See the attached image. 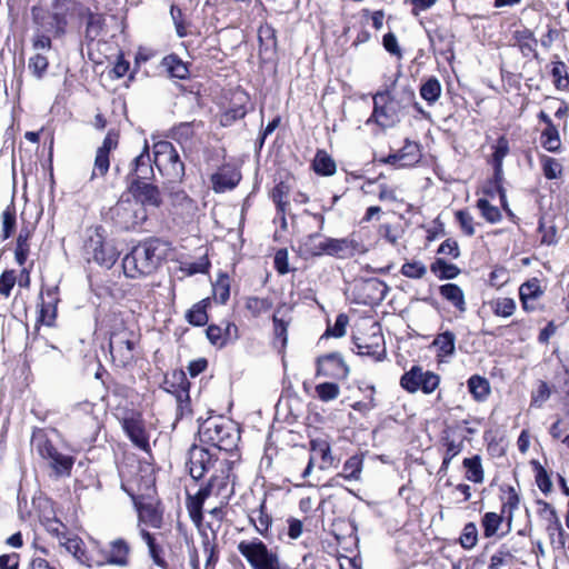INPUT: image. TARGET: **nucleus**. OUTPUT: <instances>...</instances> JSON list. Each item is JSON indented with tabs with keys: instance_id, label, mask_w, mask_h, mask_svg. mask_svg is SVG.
<instances>
[{
	"instance_id": "nucleus-39",
	"label": "nucleus",
	"mask_w": 569,
	"mask_h": 569,
	"mask_svg": "<svg viewBox=\"0 0 569 569\" xmlns=\"http://www.w3.org/2000/svg\"><path fill=\"white\" fill-rule=\"evenodd\" d=\"M206 307L207 303L204 300L193 305L186 315L187 321L193 326H204L208 322Z\"/></svg>"
},
{
	"instance_id": "nucleus-42",
	"label": "nucleus",
	"mask_w": 569,
	"mask_h": 569,
	"mask_svg": "<svg viewBox=\"0 0 569 569\" xmlns=\"http://www.w3.org/2000/svg\"><path fill=\"white\" fill-rule=\"evenodd\" d=\"M477 208L480 210L481 216L490 223H497L502 218L500 210L485 198L478 199Z\"/></svg>"
},
{
	"instance_id": "nucleus-22",
	"label": "nucleus",
	"mask_w": 569,
	"mask_h": 569,
	"mask_svg": "<svg viewBox=\"0 0 569 569\" xmlns=\"http://www.w3.org/2000/svg\"><path fill=\"white\" fill-rule=\"evenodd\" d=\"M123 429L130 440L140 449L149 448V438L143 428L142 422L137 418H126L123 420Z\"/></svg>"
},
{
	"instance_id": "nucleus-15",
	"label": "nucleus",
	"mask_w": 569,
	"mask_h": 569,
	"mask_svg": "<svg viewBox=\"0 0 569 569\" xmlns=\"http://www.w3.org/2000/svg\"><path fill=\"white\" fill-rule=\"evenodd\" d=\"M152 162L153 160H151L149 146L146 141L142 151L133 159L131 163L130 171L127 176L129 183L136 179L139 180V182L151 180L154 177Z\"/></svg>"
},
{
	"instance_id": "nucleus-5",
	"label": "nucleus",
	"mask_w": 569,
	"mask_h": 569,
	"mask_svg": "<svg viewBox=\"0 0 569 569\" xmlns=\"http://www.w3.org/2000/svg\"><path fill=\"white\" fill-rule=\"evenodd\" d=\"M238 551L246 558L251 569H280L278 555L269 550L259 539L240 541Z\"/></svg>"
},
{
	"instance_id": "nucleus-32",
	"label": "nucleus",
	"mask_w": 569,
	"mask_h": 569,
	"mask_svg": "<svg viewBox=\"0 0 569 569\" xmlns=\"http://www.w3.org/2000/svg\"><path fill=\"white\" fill-rule=\"evenodd\" d=\"M462 465L466 468L467 480L475 483H481L483 481L485 475L480 456L465 458Z\"/></svg>"
},
{
	"instance_id": "nucleus-13",
	"label": "nucleus",
	"mask_w": 569,
	"mask_h": 569,
	"mask_svg": "<svg viewBox=\"0 0 569 569\" xmlns=\"http://www.w3.org/2000/svg\"><path fill=\"white\" fill-rule=\"evenodd\" d=\"M349 367L339 352H331L317 359V377L346 379Z\"/></svg>"
},
{
	"instance_id": "nucleus-1",
	"label": "nucleus",
	"mask_w": 569,
	"mask_h": 569,
	"mask_svg": "<svg viewBox=\"0 0 569 569\" xmlns=\"http://www.w3.org/2000/svg\"><path fill=\"white\" fill-rule=\"evenodd\" d=\"M372 100L373 110L367 122L392 128L401 121L413 103L415 90L410 86H401L393 90L378 91Z\"/></svg>"
},
{
	"instance_id": "nucleus-48",
	"label": "nucleus",
	"mask_w": 569,
	"mask_h": 569,
	"mask_svg": "<svg viewBox=\"0 0 569 569\" xmlns=\"http://www.w3.org/2000/svg\"><path fill=\"white\" fill-rule=\"evenodd\" d=\"M401 273L411 279H421L427 273V267L421 261L406 262L401 267Z\"/></svg>"
},
{
	"instance_id": "nucleus-28",
	"label": "nucleus",
	"mask_w": 569,
	"mask_h": 569,
	"mask_svg": "<svg viewBox=\"0 0 569 569\" xmlns=\"http://www.w3.org/2000/svg\"><path fill=\"white\" fill-rule=\"evenodd\" d=\"M162 66L167 69L169 74L177 79H187L189 77V69L178 56L169 54L163 58Z\"/></svg>"
},
{
	"instance_id": "nucleus-61",
	"label": "nucleus",
	"mask_w": 569,
	"mask_h": 569,
	"mask_svg": "<svg viewBox=\"0 0 569 569\" xmlns=\"http://www.w3.org/2000/svg\"><path fill=\"white\" fill-rule=\"evenodd\" d=\"M30 253V241L18 240L14 249V259L19 266H23Z\"/></svg>"
},
{
	"instance_id": "nucleus-40",
	"label": "nucleus",
	"mask_w": 569,
	"mask_h": 569,
	"mask_svg": "<svg viewBox=\"0 0 569 569\" xmlns=\"http://www.w3.org/2000/svg\"><path fill=\"white\" fill-rule=\"evenodd\" d=\"M272 307V302L268 298L249 297L246 300V309L253 316L258 317Z\"/></svg>"
},
{
	"instance_id": "nucleus-8",
	"label": "nucleus",
	"mask_w": 569,
	"mask_h": 569,
	"mask_svg": "<svg viewBox=\"0 0 569 569\" xmlns=\"http://www.w3.org/2000/svg\"><path fill=\"white\" fill-rule=\"evenodd\" d=\"M112 219L123 229L141 224L147 219V212L130 198H121L110 210Z\"/></svg>"
},
{
	"instance_id": "nucleus-49",
	"label": "nucleus",
	"mask_w": 569,
	"mask_h": 569,
	"mask_svg": "<svg viewBox=\"0 0 569 569\" xmlns=\"http://www.w3.org/2000/svg\"><path fill=\"white\" fill-rule=\"evenodd\" d=\"M82 541L79 538H68L63 546L66 550L71 553L81 563H87L88 558L82 546Z\"/></svg>"
},
{
	"instance_id": "nucleus-25",
	"label": "nucleus",
	"mask_w": 569,
	"mask_h": 569,
	"mask_svg": "<svg viewBox=\"0 0 569 569\" xmlns=\"http://www.w3.org/2000/svg\"><path fill=\"white\" fill-rule=\"evenodd\" d=\"M140 536L148 546L149 556L153 563L161 569H170L169 563L164 558V550L157 543L156 538L146 529H140Z\"/></svg>"
},
{
	"instance_id": "nucleus-27",
	"label": "nucleus",
	"mask_w": 569,
	"mask_h": 569,
	"mask_svg": "<svg viewBox=\"0 0 569 569\" xmlns=\"http://www.w3.org/2000/svg\"><path fill=\"white\" fill-rule=\"evenodd\" d=\"M439 292L442 298H445L450 303H452L460 312H465L467 310L465 293L458 284H456V283L442 284L439 288Z\"/></svg>"
},
{
	"instance_id": "nucleus-31",
	"label": "nucleus",
	"mask_w": 569,
	"mask_h": 569,
	"mask_svg": "<svg viewBox=\"0 0 569 569\" xmlns=\"http://www.w3.org/2000/svg\"><path fill=\"white\" fill-rule=\"evenodd\" d=\"M290 193V187L284 182H279L276 184V187L272 189V200L277 206L278 212L282 214V224H286V218L284 213L287 208L289 207L288 197Z\"/></svg>"
},
{
	"instance_id": "nucleus-52",
	"label": "nucleus",
	"mask_w": 569,
	"mask_h": 569,
	"mask_svg": "<svg viewBox=\"0 0 569 569\" xmlns=\"http://www.w3.org/2000/svg\"><path fill=\"white\" fill-rule=\"evenodd\" d=\"M455 216L465 234L471 237L476 233L473 217L468 211L458 210Z\"/></svg>"
},
{
	"instance_id": "nucleus-43",
	"label": "nucleus",
	"mask_w": 569,
	"mask_h": 569,
	"mask_svg": "<svg viewBox=\"0 0 569 569\" xmlns=\"http://www.w3.org/2000/svg\"><path fill=\"white\" fill-rule=\"evenodd\" d=\"M311 452L313 458L320 457L322 460L321 469H325L327 466L332 463V456L330 446L326 441H311Z\"/></svg>"
},
{
	"instance_id": "nucleus-29",
	"label": "nucleus",
	"mask_w": 569,
	"mask_h": 569,
	"mask_svg": "<svg viewBox=\"0 0 569 569\" xmlns=\"http://www.w3.org/2000/svg\"><path fill=\"white\" fill-rule=\"evenodd\" d=\"M468 389L473 399L479 402L485 401L490 395L489 381L478 375L471 376L468 379Z\"/></svg>"
},
{
	"instance_id": "nucleus-30",
	"label": "nucleus",
	"mask_w": 569,
	"mask_h": 569,
	"mask_svg": "<svg viewBox=\"0 0 569 569\" xmlns=\"http://www.w3.org/2000/svg\"><path fill=\"white\" fill-rule=\"evenodd\" d=\"M441 92V83L436 77L428 78L420 87L421 98L430 106L439 100Z\"/></svg>"
},
{
	"instance_id": "nucleus-51",
	"label": "nucleus",
	"mask_w": 569,
	"mask_h": 569,
	"mask_svg": "<svg viewBox=\"0 0 569 569\" xmlns=\"http://www.w3.org/2000/svg\"><path fill=\"white\" fill-rule=\"evenodd\" d=\"M48 59L42 53L37 52L29 59L28 68L37 78H41L48 69Z\"/></svg>"
},
{
	"instance_id": "nucleus-55",
	"label": "nucleus",
	"mask_w": 569,
	"mask_h": 569,
	"mask_svg": "<svg viewBox=\"0 0 569 569\" xmlns=\"http://www.w3.org/2000/svg\"><path fill=\"white\" fill-rule=\"evenodd\" d=\"M193 136V127L190 122H182L172 129V138L179 143L188 142Z\"/></svg>"
},
{
	"instance_id": "nucleus-63",
	"label": "nucleus",
	"mask_w": 569,
	"mask_h": 569,
	"mask_svg": "<svg viewBox=\"0 0 569 569\" xmlns=\"http://www.w3.org/2000/svg\"><path fill=\"white\" fill-rule=\"evenodd\" d=\"M512 555L505 549L498 550L490 558V563L488 566L489 569H500L502 566L507 563V560L511 559Z\"/></svg>"
},
{
	"instance_id": "nucleus-37",
	"label": "nucleus",
	"mask_w": 569,
	"mask_h": 569,
	"mask_svg": "<svg viewBox=\"0 0 569 569\" xmlns=\"http://www.w3.org/2000/svg\"><path fill=\"white\" fill-rule=\"evenodd\" d=\"M503 521V516L496 512H486L482 517L481 525L483 535L487 538L495 536Z\"/></svg>"
},
{
	"instance_id": "nucleus-45",
	"label": "nucleus",
	"mask_w": 569,
	"mask_h": 569,
	"mask_svg": "<svg viewBox=\"0 0 569 569\" xmlns=\"http://www.w3.org/2000/svg\"><path fill=\"white\" fill-rule=\"evenodd\" d=\"M459 541L462 548L467 550L472 549L477 545L478 529L473 522H468L465 525Z\"/></svg>"
},
{
	"instance_id": "nucleus-44",
	"label": "nucleus",
	"mask_w": 569,
	"mask_h": 569,
	"mask_svg": "<svg viewBox=\"0 0 569 569\" xmlns=\"http://www.w3.org/2000/svg\"><path fill=\"white\" fill-rule=\"evenodd\" d=\"M541 139H542V146L548 151L555 152V151L559 150L561 142H560L558 130L556 129V127L553 124H550V127H547L542 131Z\"/></svg>"
},
{
	"instance_id": "nucleus-59",
	"label": "nucleus",
	"mask_w": 569,
	"mask_h": 569,
	"mask_svg": "<svg viewBox=\"0 0 569 569\" xmlns=\"http://www.w3.org/2000/svg\"><path fill=\"white\" fill-rule=\"evenodd\" d=\"M348 325V317L345 313H340L336 318V322L332 327H328L326 335L335 338H341L346 335V328Z\"/></svg>"
},
{
	"instance_id": "nucleus-38",
	"label": "nucleus",
	"mask_w": 569,
	"mask_h": 569,
	"mask_svg": "<svg viewBox=\"0 0 569 569\" xmlns=\"http://www.w3.org/2000/svg\"><path fill=\"white\" fill-rule=\"evenodd\" d=\"M456 336L451 331H445L436 337L433 346L445 356H451L455 352Z\"/></svg>"
},
{
	"instance_id": "nucleus-2",
	"label": "nucleus",
	"mask_w": 569,
	"mask_h": 569,
	"mask_svg": "<svg viewBox=\"0 0 569 569\" xmlns=\"http://www.w3.org/2000/svg\"><path fill=\"white\" fill-rule=\"evenodd\" d=\"M167 256L166 243L159 239H149L124 256L122 269L127 278L139 279L151 274Z\"/></svg>"
},
{
	"instance_id": "nucleus-60",
	"label": "nucleus",
	"mask_w": 569,
	"mask_h": 569,
	"mask_svg": "<svg viewBox=\"0 0 569 569\" xmlns=\"http://www.w3.org/2000/svg\"><path fill=\"white\" fill-rule=\"evenodd\" d=\"M519 502H520V498H519L517 491L515 490V488L509 487L507 500L502 503V512H505L507 510L509 513L508 515L509 523L512 520L513 511L516 509H518V507H519Z\"/></svg>"
},
{
	"instance_id": "nucleus-62",
	"label": "nucleus",
	"mask_w": 569,
	"mask_h": 569,
	"mask_svg": "<svg viewBox=\"0 0 569 569\" xmlns=\"http://www.w3.org/2000/svg\"><path fill=\"white\" fill-rule=\"evenodd\" d=\"M207 337L214 346L223 347L226 345V337L220 326L210 325L207 329Z\"/></svg>"
},
{
	"instance_id": "nucleus-56",
	"label": "nucleus",
	"mask_w": 569,
	"mask_h": 569,
	"mask_svg": "<svg viewBox=\"0 0 569 569\" xmlns=\"http://www.w3.org/2000/svg\"><path fill=\"white\" fill-rule=\"evenodd\" d=\"M17 282V276L13 270H6L0 276V295L9 297Z\"/></svg>"
},
{
	"instance_id": "nucleus-24",
	"label": "nucleus",
	"mask_w": 569,
	"mask_h": 569,
	"mask_svg": "<svg viewBox=\"0 0 569 569\" xmlns=\"http://www.w3.org/2000/svg\"><path fill=\"white\" fill-rule=\"evenodd\" d=\"M538 505H539V515L540 517H542L545 520L548 521V531L551 533L552 531H557L558 532V536H559V543L561 546L565 545V530L561 526V522L557 516V512L556 510L553 509V507L543 501V500H538Z\"/></svg>"
},
{
	"instance_id": "nucleus-50",
	"label": "nucleus",
	"mask_w": 569,
	"mask_h": 569,
	"mask_svg": "<svg viewBox=\"0 0 569 569\" xmlns=\"http://www.w3.org/2000/svg\"><path fill=\"white\" fill-rule=\"evenodd\" d=\"M16 227V209L8 206L2 212V238L8 239Z\"/></svg>"
},
{
	"instance_id": "nucleus-57",
	"label": "nucleus",
	"mask_w": 569,
	"mask_h": 569,
	"mask_svg": "<svg viewBox=\"0 0 569 569\" xmlns=\"http://www.w3.org/2000/svg\"><path fill=\"white\" fill-rule=\"evenodd\" d=\"M203 553L206 556V569H213L218 560L216 543L206 535L203 540Z\"/></svg>"
},
{
	"instance_id": "nucleus-35",
	"label": "nucleus",
	"mask_w": 569,
	"mask_h": 569,
	"mask_svg": "<svg viewBox=\"0 0 569 569\" xmlns=\"http://www.w3.org/2000/svg\"><path fill=\"white\" fill-rule=\"evenodd\" d=\"M430 270L440 279H455L460 273V269L456 264L448 263L440 258L431 263Z\"/></svg>"
},
{
	"instance_id": "nucleus-3",
	"label": "nucleus",
	"mask_w": 569,
	"mask_h": 569,
	"mask_svg": "<svg viewBox=\"0 0 569 569\" xmlns=\"http://www.w3.org/2000/svg\"><path fill=\"white\" fill-rule=\"evenodd\" d=\"M199 437L202 442L224 451L236 448L240 439L234 423L221 416L211 417L200 423Z\"/></svg>"
},
{
	"instance_id": "nucleus-12",
	"label": "nucleus",
	"mask_w": 569,
	"mask_h": 569,
	"mask_svg": "<svg viewBox=\"0 0 569 569\" xmlns=\"http://www.w3.org/2000/svg\"><path fill=\"white\" fill-rule=\"evenodd\" d=\"M36 447L39 455L47 459L57 472H68L72 468L73 459L60 453L44 436L36 437Z\"/></svg>"
},
{
	"instance_id": "nucleus-53",
	"label": "nucleus",
	"mask_w": 569,
	"mask_h": 569,
	"mask_svg": "<svg viewBox=\"0 0 569 569\" xmlns=\"http://www.w3.org/2000/svg\"><path fill=\"white\" fill-rule=\"evenodd\" d=\"M110 167L109 154L103 152H96L93 170L90 179L93 180L96 177H103Z\"/></svg>"
},
{
	"instance_id": "nucleus-10",
	"label": "nucleus",
	"mask_w": 569,
	"mask_h": 569,
	"mask_svg": "<svg viewBox=\"0 0 569 569\" xmlns=\"http://www.w3.org/2000/svg\"><path fill=\"white\" fill-rule=\"evenodd\" d=\"M355 345L360 356L371 357L376 361H381L386 357L383 337L378 323L371 325L368 337H356Z\"/></svg>"
},
{
	"instance_id": "nucleus-9",
	"label": "nucleus",
	"mask_w": 569,
	"mask_h": 569,
	"mask_svg": "<svg viewBox=\"0 0 569 569\" xmlns=\"http://www.w3.org/2000/svg\"><path fill=\"white\" fill-rule=\"evenodd\" d=\"M440 378L431 371H423L421 367H412L400 379L401 387L408 392L415 393L421 390L423 393H432L439 386Z\"/></svg>"
},
{
	"instance_id": "nucleus-46",
	"label": "nucleus",
	"mask_w": 569,
	"mask_h": 569,
	"mask_svg": "<svg viewBox=\"0 0 569 569\" xmlns=\"http://www.w3.org/2000/svg\"><path fill=\"white\" fill-rule=\"evenodd\" d=\"M315 390L318 398L326 402L337 399L340 395V388L335 382L319 383Z\"/></svg>"
},
{
	"instance_id": "nucleus-4",
	"label": "nucleus",
	"mask_w": 569,
	"mask_h": 569,
	"mask_svg": "<svg viewBox=\"0 0 569 569\" xmlns=\"http://www.w3.org/2000/svg\"><path fill=\"white\" fill-rule=\"evenodd\" d=\"M137 342L138 336L124 327L111 332L109 351L117 367L123 368L132 363Z\"/></svg>"
},
{
	"instance_id": "nucleus-17",
	"label": "nucleus",
	"mask_w": 569,
	"mask_h": 569,
	"mask_svg": "<svg viewBox=\"0 0 569 569\" xmlns=\"http://www.w3.org/2000/svg\"><path fill=\"white\" fill-rule=\"evenodd\" d=\"M221 475H214L210 478L207 486L201 487L198 491L199 501L206 500L211 495L228 496L233 492L232 489L228 490L229 476L227 472L230 470L229 462L224 461L221 466Z\"/></svg>"
},
{
	"instance_id": "nucleus-14",
	"label": "nucleus",
	"mask_w": 569,
	"mask_h": 569,
	"mask_svg": "<svg viewBox=\"0 0 569 569\" xmlns=\"http://www.w3.org/2000/svg\"><path fill=\"white\" fill-rule=\"evenodd\" d=\"M129 191L133 194L134 201L144 210L147 208L158 209L162 204L161 191L152 183L139 182L136 179L129 183Z\"/></svg>"
},
{
	"instance_id": "nucleus-54",
	"label": "nucleus",
	"mask_w": 569,
	"mask_h": 569,
	"mask_svg": "<svg viewBox=\"0 0 569 569\" xmlns=\"http://www.w3.org/2000/svg\"><path fill=\"white\" fill-rule=\"evenodd\" d=\"M516 310V302L511 298H501L495 302L493 312L499 317H510Z\"/></svg>"
},
{
	"instance_id": "nucleus-47",
	"label": "nucleus",
	"mask_w": 569,
	"mask_h": 569,
	"mask_svg": "<svg viewBox=\"0 0 569 569\" xmlns=\"http://www.w3.org/2000/svg\"><path fill=\"white\" fill-rule=\"evenodd\" d=\"M318 247H322V240H320L319 233H313L303 239L300 250L309 256H320L325 251H320Z\"/></svg>"
},
{
	"instance_id": "nucleus-19",
	"label": "nucleus",
	"mask_w": 569,
	"mask_h": 569,
	"mask_svg": "<svg viewBox=\"0 0 569 569\" xmlns=\"http://www.w3.org/2000/svg\"><path fill=\"white\" fill-rule=\"evenodd\" d=\"M241 180V172L233 166L224 164L211 176L212 189L214 192H224L238 186Z\"/></svg>"
},
{
	"instance_id": "nucleus-58",
	"label": "nucleus",
	"mask_w": 569,
	"mask_h": 569,
	"mask_svg": "<svg viewBox=\"0 0 569 569\" xmlns=\"http://www.w3.org/2000/svg\"><path fill=\"white\" fill-rule=\"evenodd\" d=\"M542 169L545 177L551 180L559 177L562 168L558 160L550 157H545L542 159Z\"/></svg>"
},
{
	"instance_id": "nucleus-16",
	"label": "nucleus",
	"mask_w": 569,
	"mask_h": 569,
	"mask_svg": "<svg viewBox=\"0 0 569 569\" xmlns=\"http://www.w3.org/2000/svg\"><path fill=\"white\" fill-rule=\"evenodd\" d=\"M216 462L211 452L202 447L192 446L189 450V473L194 480L201 479Z\"/></svg>"
},
{
	"instance_id": "nucleus-34",
	"label": "nucleus",
	"mask_w": 569,
	"mask_h": 569,
	"mask_svg": "<svg viewBox=\"0 0 569 569\" xmlns=\"http://www.w3.org/2000/svg\"><path fill=\"white\" fill-rule=\"evenodd\" d=\"M362 470V461L353 456L350 457L343 465L342 471L339 472L332 480L337 481L339 478L346 480H359Z\"/></svg>"
},
{
	"instance_id": "nucleus-23",
	"label": "nucleus",
	"mask_w": 569,
	"mask_h": 569,
	"mask_svg": "<svg viewBox=\"0 0 569 569\" xmlns=\"http://www.w3.org/2000/svg\"><path fill=\"white\" fill-rule=\"evenodd\" d=\"M170 200L174 213L182 218L192 217L197 211L196 202L182 190L171 191Z\"/></svg>"
},
{
	"instance_id": "nucleus-41",
	"label": "nucleus",
	"mask_w": 569,
	"mask_h": 569,
	"mask_svg": "<svg viewBox=\"0 0 569 569\" xmlns=\"http://www.w3.org/2000/svg\"><path fill=\"white\" fill-rule=\"evenodd\" d=\"M509 152V142L505 137H500L497 140L493 152L495 172L496 177L499 178L502 171V160Z\"/></svg>"
},
{
	"instance_id": "nucleus-33",
	"label": "nucleus",
	"mask_w": 569,
	"mask_h": 569,
	"mask_svg": "<svg viewBox=\"0 0 569 569\" xmlns=\"http://www.w3.org/2000/svg\"><path fill=\"white\" fill-rule=\"evenodd\" d=\"M312 167L321 176H332L337 168L335 160L323 150H319L316 153Z\"/></svg>"
},
{
	"instance_id": "nucleus-64",
	"label": "nucleus",
	"mask_w": 569,
	"mask_h": 569,
	"mask_svg": "<svg viewBox=\"0 0 569 569\" xmlns=\"http://www.w3.org/2000/svg\"><path fill=\"white\" fill-rule=\"evenodd\" d=\"M438 253L451 256L455 259L458 258L460 256V250H459L458 242L456 240H453V239L445 240L440 244V247L438 249Z\"/></svg>"
},
{
	"instance_id": "nucleus-7",
	"label": "nucleus",
	"mask_w": 569,
	"mask_h": 569,
	"mask_svg": "<svg viewBox=\"0 0 569 569\" xmlns=\"http://www.w3.org/2000/svg\"><path fill=\"white\" fill-rule=\"evenodd\" d=\"M86 250L92 254L93 260L108 268L117 261L119 252L111 240L107 238L102 227H96L86 241Z\"/></svg>"
},
{
	"instance_id": "nucleus-21",
	"label": "nucleus",
	"mask_w": 569,
	"mask_h": 569,
	"mask_svg": "<svg viewBox=\"0 0 569 569\" xmlns=\"http://www.w3.org/2000/svg\"><path fill=\"white\" fill-rule=\"evenodd\" d=\"M428 36L433 51L450 61L453 58L455 36L443 29H437L432 33L429 32Z\"/></svg>"
},
{
	"instance_id": "nucleus-11",
	"label": "nucleus",
	"mask_w": 569,
	"mask_h": 569,
	"mask_svg": "<svg viewBox=\"0 0 569 569\" xmlns=\"http://www.w3.org/2000/svg\"><path fill=\"white\" fill-rule=\"evenodd\" d=\"M130 551L131 548L124 539H114L109 543V548L107 550L101 551V557L93 560L92 563H88V566L112 565L127 567L129 565Z\"/></svg>"
},
{
	"instance_id": "nucleus-6",
	"label": "nucleus",
	"mask_w": 569,
	"mask_h": 569,
	"mask_svg": "<svg viewBox=\"0 0 569 569\" xmlns=\"http://www.w3.org/2000/svg\"><path fill=\"white\" fill-rule=\"evenodd\" d=\"M153 163L160 172L166 171L173 181L181 180L184 176V164L169 141H158L153 144Z\"/></svg>"
},
{
	"instance_id": "nucleus-36",
	"label": "nucleus",
	"mask_w": 569,
	"mask_h": 569,
	"mask_svg": "<svg viewBox=\"0 0 569 569\" xmlns=\"http://www.w3.org/2000/svg\"><path fill=\"white\" fill-rule=\"evenodd\" d=\"M250 521L260 535H267L271 523V517L264 511V502H262L258 509L251 511Z\"/></svg>"
},
{
	"instance_id": "nucleus-20",
	"label": "nucleus",
	"mask_w": 569,
	"mask_h": 569,
	"mask_svg": "<svg viewBox=\"0 0 569 569\" xmlns=\"http://www.w3.org/2000/svg\"><path fill=\"white\" fill-rule=\"evenodd\" d=\"M136 510L138 512L139 522L146 523L152 528H161L162 526V510L158 502H144L140 499H133Z\"/></svg>"
},
{
	"instance_id": "nucleus-18",
	"label": "nucleus",
	"mask_w": 569,
	"mask_h": 569,
	"mask_svg": "<svg viewBox=\"0 0 569 569\" xmlns=\"http://www.w3.org/2000/svg\"><path fill=\"white\" fill-rule=\"evenodd\" d=\"M318 249L339 259H347L358 251V242L351 238H326L322 240V247H318Z\"/></svg>"
},
{
	"instance_id": "nucleus-26",
	"label": "nucleus",
	"mask_w": 569,
	"mask_h": 569,
	"mask_svg": "<svg viewBox=\"0 0 569 569\" xmlns=\"http://www.w3.org/2000/svg\"><path fill=\"white\" fill-rule=\"evenodd\" d=\"M543 290L540 286V281L537 278H532L525 283H522L519 288V297L522 302L523 309L529 310L533 309V307L529 306L531 300H536L541 297Z\"/></svg>"
}]
</instances>
